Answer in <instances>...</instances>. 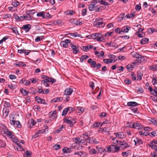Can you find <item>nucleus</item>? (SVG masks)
I'll list each match as a JSON object with an SVG mask.
<instances>
[{"mask_svg":"<svg viewBox=\"0 0 157 157\" xmlns=\"http://www.w3.org/2000/svg\"><path fill=\"white\" fill-rule=\"evenodd\" d=\"M133 122H127L126 124H127V127H129L130 128H133Z\"/></svg>","mask_w":157,"mask_h":157,"instance_id":"4c0bfd02","label":"nucleus"},{"mask_svg":"<svg viewBox=\"0 0 157 157\" xmlns=\"http://www.w3.org/2000/svg\"><path fill=\"white\" fill-rule=\"evenodd\" d=\"M90 153L91 155L98 154V152L94 148H93L90 150Z\"/></svg>","mask_w":157,"mask_h":157,"instance_id":"2f4dec72","label":"nucleus"},{"mask_svg":"<svg viewBox=\"0 0 157 157\" xmlns=\"http://www.w3.org/2000/svg\"><path fill=\"white\" fill-rule=\"evenodd\" d=\"M4 106L6 107H10L11 106V105L10 102L5 101L4 102Z\"/></svg>","mask_w":157,"mask_h":157,"instance_id":"e433bc0d","label":"nucleus"},{"mask_svg":"<svg viewBox=\"0 0 157 157\" xmlns=\"http://www.w3.org/2000/svg\"><path fill=\"white\" fill-rule=\"evenodd\" d=\"M20 90L21 93L24 95L26 96L28 94L29 92L26 90L22 88Z\"/></svg>","mask_w":157,"mask_h":157,"instance_id":"c85d7f7f","label":"nucleus"},{"mask_svg":"<svg viewBox=\"0 0 157 157\" xmlns=\"http://www.w3.org/2000/svg\"><path fill=\"white\" fill-rule=\"evenodd\" d=\"M9 112V110L6 107H5L2 110V117L5 119L8 116Z\"/></svg>","mask_w":157,"mask_h":157,"instance_id":"1a4fd4ad","label":"nucleus"},{"mask_svg":"<svg viewBox=\"0 0 157 157\" xmlns=\"http://www.w3.org/2000/svg\"><path fill=\"white\" fill-rule=\"evenodd\" d=\"M14 65L19 67L21 66L25 67L26 66L25 64H23V62H17L16 63H14Z\"/></svg>","mask_w":157,"mask_h":157,"instance_id":"aec40b11","label":"nucleus"},{"mask_svg":"<svg viewBox=\"0 0 157 157\" xmlns=\"http://www.w3.org/2000/svg\"><path fill=\"white\" fill-rule=\"evenodd\" d=\"M152 82L153 85H155L157 84V80L156 78H153L152 80Z\"/></svg>","mask_w":157,"mask_h":157,"instance_id":"bf43d9fd","label":"nucleus"},{"mask_svg":"<svg viewBox=\"0 0 157 157\" xmlns=\"http://www.w3.org/2000/svg\"><path fill=\"white\" fill-rule=\"evenodd\" d=\"M94 25L97 27H103L105 25V23L103 22L96 21L94 23Z\"/></svg>","mask_w":157,"mask_h":157,"instance_id":"0eeeda50","label":"nucleus"},{"mask_svg":"<svg viewBox=\"0 0 157 157\" xmlns=\"http://www.w3.org/2000/svg\"><path fill=\"white\" fill-rule=\"evenodd\" d=\"M89 57V56L87 55H83L80 58V61L81 62H82L84 59H86Z\"/></svg>","mask_w":157,"mask_h":157,"instance_id":"473e14b6","label":"nucleus"},{"mask_svg":"<svg viewBox=\"0 0 157 157\" xmlns=\"http://www.w3.org/2000/svg\"><path fill=\"white\" fill-rule=\"evenodd\" d=\"M43 39L42 36H38L35 39V41L37 42Z\"/></svg>","mask_w":157,"mask_h":157,"instance_id":"79ce46f5","label":"nucleus"},{"mask_svg":"<svg viewBox=\"0 0 157 157\" xmlns=\"http://www.w3.org/2000/svg\"><path fill=\"white\" fill-rule=\"evenodd\" d=\"M32 154V153L31 151H27L24 155L23 157H30L31 156Z\"/></svg>","mask_w":157,"mask_h":157,"instance_id":"a878e982","label":"nucleus"},{"mask_svg":"<svg viewBox=\"0 0 157 157\" xmlns=\"http://www.w3.org/2000/svg\"><path fill=\"white\" fill-rule=\"evenodd\" d=\"M131 54L133 57L137 59L138 61H139L140 63H141L144 60V56L140 55L136 52H132L131 53Z\"/></svg>","mask_w":157,"mask_h":157,"instance_id":"39448f33","label":"nucleus"},{"mask_svg":"<svg viewBox=\"0 0 157 157\" xmlns=\"http://www.w3.org/2000/svg\"><path fill=\"white\" fill-rule=\"evenodd\" d=\"M90 86V88L93 89L94 86V83L93 82H90L89 83Z\"/></svg>","mask_w":157,"mask_h":157,"instance_id":"052dcab7","label":"nucleus"},{"mask_svg":"<svg viewBox=\"0 0 157 157\" xmlns=\"http://www.w3.org/2000/svg\"><path fill=\"white\" fill-rule=\"evenodd\" d=\"M87 13V10L86 9H83L82 11V15L83 16H85L86 13Z\"/></svg>","mask_w":157,"mask_h":157,"instance_id":"6e6d98bb","label":"nucleus"},{"mask_svg":"<svg viewBox=\"0 0 157 157\" xmlns=\"http://www.w3.org/2000/svg\"><path fill=\"white\" fill-rule=\"evenodd\" d=\"M46 78L45 79L42 80V82H43V84H45V83H46L47 82H50V78L46 76Z\"/></svg>","mask_w":157,"mask_h":157,"instance_id":"72a5a7b5","label":"nucleus"},{"mask_svg":"<svg viewBox=\"0 0 157 157\" xmlns=\"http://www.w3.org/2000/svg\"><path fill=\"white\" fill-rule=\"evenodd\" d=\"M149 39L147 38H144L142 39L140 41V43L141 44H145L148 42Z\"/></svg>","mask_w":157,"mask_h":157,"instance_id":"393cba45","label":"nucleus"},{"mask_svg":"<svg viewBox=\"0 0 157 157\" xmlns=\"http://www.w3.org/2000/svg\"><path fill=\"white\" fill-rule=\"evenodd\" d=\"M96 148H97L98 150L99 151V152L100 153H102V152H104L105 151H106L105 149H103V148L101 147H98Z\"/></svg>","mask_w":157,"mask_h":157,"instance_id":"7c9ffc66","label":"nucleus"},{"mask_svg":"<svg viewBox=\"0 0 157 157\" xmlns=\"http://www.w3.org/2000/svg\"><path fill=\"white\" fill-rule=\"evenodd\" d=\"M9 77L11 79H14L16 78V77L15 75L12 74L9 75Z\"/></svg>","mask_w":157,"mask_h":157,"instance_id":"69168bd1","label":"nucleus"},{"mask_svg":"<svg viewBox=\"0 0 157 157\" xmlns=\"http://www.w3.org/2000/svg\"><path fill=\"white\" fill-rule=\"evenodd\" d=\"M88 63H90V65L93 66L94 67L96 65V61H93L92 59H89L88 61Z\"/></svg>","mask_w":157,"mask_h":157,"instance_id":"a211bd4d","label":"nucleus"},{"mask_svg":"<svg viewBox=\"0 0 157 157\" xmlns=\"http://www.w3.org/2000/svg\"><path fill=\"white\" fill-rule=\"evenodd\" d=\"M71 47L72 48L73 51V52L75 54H77L79 51V46L78 45H74L72 44H70Z\"/></svg>","mask_w":157,"mask_h":157,"instance_id":"9d476101","label":"nucleus"},{"mask_svg":"<svg viewBox=\"0 0 157 157\" xmlns=\"http://www.w3.org/2000/svg\"><path fill=\"white\" fill-rule=\"evenodd\" d=\"M91 140H92V144H98L99 143L98 142L97 140L95 138L92 137L91 139Z\"/></svg>","mask_w":157,"mask_h":157,"instance_id":"37998d69","label":"nucleus"},{"mask_svg":"<svg viewBox=\"0 0 157 157\" xmlns=\"http://www.w3.org/2000/svg\"><path fill=\"white\" fill-rule=\"evenodd\" d=\"M5 146V144L4 142L2 140L0 139V146L1 147H4Z\"/></svg>","mask_w":157,"mask_h":157,"instance_id":"13d9d810","label":"nucleus"},{"mask_svg":"<svg viewBox=\"0 0 157 157\" xmlns=\"http://www.w3.org/2000/svg\"><path fill=\"white\" fill-rule=\"evenodd\" d=\"M20 83H23L26 86L29 85L30 84V81L27 80L23 79L21 80Z\"/></svg>","mask_w":157,"mask_h":157,"instance_id":"f3484780","label":"nucleus"},{"mask_svg":"<svg viewBox=\"0 0 157 157\" xmlns=\"http://www.w3.org/2000/svg\"><path fill=\"white\" fill-rule=\"evenodd\" d=\"M73 91V89L71 88H70L66 89L64 91V94L66 95H70L72 94Z\"/></svg>","mask_w":157,"mask_h":157,"instance_id":"2eb2a0df","label":"nucleus"},{"mask_svg":"<svg viewBox=\"0 0 157 157\" xmlns=\"http://www.w3.org/2000/svg\"><path fill=\"white\" fill-rule=\"evenodd\" d=\"M50 15L48 13L45 12L43 13V18H48L49 17Z\"/></svg>","mask_w":157,"mask_h":157,"instance_id":"c756f323","label":"nucleus"},{"mask_svg":"<svg viewBox=\"0 0 157 157\" xmlns=\"http://www.w3.org/2000/svg\"><path fill=\"white\" fill-rule=\"evenodd\" d=\"M85 5L82 3H79L78 4V6L79 8H83L85 7Z\"/></svg>","mask_w":157,"mask_h":157,"instance_id":"774afa93","label":"nucleus"},{"mask_svg":"<svg viewBox=\"0 0 157 157\" xmlns=\"http://www.w3.org/2000/svg\"><path fill=\"white\" fill-rule=\"evenodd\" d=\"M82 49L84 51H87L89 50V48L88 46H82Z\"/></svg>","mask_w":157,"mask_h":157,"instance_id":"864d4df0","label":"nucleus"},{"mask_svg":"<svg viewBox=\"0 0 157 157\" xmlns=\"http://www.w3.org/2000/svg\"><path fill=\"white\" fill-rule=\"evenodd\" d=\"M106 149L108 152H116L120 150V148L117 145H111L109 147H107Z\"/></svg>","mask_w":157,"mask_h":157,"instance_id":"7ed1b4c3","label":"nucleus"},{"mask_svg":"<svg viewBox=\"0 0 157 157\" xmlns=\"http://www.w3.org/2000/svg\"><path fill=\"white\" fill-rule=\"evenodd\" d=\"M126 67L127 69L129 70H132V66L131 65L128 64L126 65Z\"/></svg>","mask_w":157,"mask_h":157,"instance_id":"4d7b16f0","label":"nucleus"},{"mask_svg":"<svg viewBox=\"0 0 157 157\" xmlns=\"http://www.w3.org/2000/svg\"><path fill=\"white\" fill-rule=\"evenodd\" d=\"M63 128H64L63 125H62L59 128L56 130V133H59L62 131Z\"/></svg>","mask_w":157,"mask_h":157,"instance_id":"ea45409f","label":"nucleus"},{"mask_svg":"<svg viewBox=\"0 0 157 157\" xmlns=\"http://www.w3.org/2000/svg\"><path fill=\"white\" fill-rule=\"evenodd\" d=\"M124 15L125 14L124 13L120 14L118 16V18L119 19V20H120L121 21L123 20L124 17Z\"/></svg>","mask_w":157,"mask_h":157,"instance_id":"a19ab883","label":"nucleus"},{"mask_svg":"<svg viewBox=\"0 0 157 157\" xmlns=\"http://www.w3.org/2000/svg\"><path fill=\"white\" fill-rule=\"evenodd\" d=\"M130 109L132 110L134 113H136L137 110V108H135L134 107H131L130 108Z\"/></svg>","mask_w":157,"mask_h":157,"instance_id":"3c124183","label":"nucleus"},{"mask_svg":"<svg viewBox=\"0 0 157 157\" xmlns=\"http://www.w3.org/2000/svg\"><path fill=\"white\" fill-rule=\"evenodd\" d=\"M98 2L96 0L92 1L91 4L89 5V10L90 11L95 10L97 12L99 11L100 7H98Z\"/></svg>","mask_w":157,"mask_h":157,"instance_id":"f257e3e1","label":"nucleus"},{"mask_svg":"<svg viewBox=\"0 0 157 157\" xmlns=\"http://www.w3.org/2000/svg\"><path fill=\"white\" fill-rule=\"evenodd\" d=\"M4 132L8 136H10V138H12L13 137H14V135H13V134L14 133L12 132L9 131L7 129H4Z\"/></svg>","mask_w":157,"mask_h":157,"instance_id":"ddd939ff","label":"nucleus"},{"mask_svg":"<svg viewBox=\"0 0 157 157\" xmlns=\"http://www.w3.org/2000/svg\"><path fill=\"white\" fill-rule=\"evenodd\" d=\"M143 76V74L141 72H140L139 73H138L137 74V77L138 78V79H139V80H140L142 78Z\"/></svg>","mask_w":157,"mask_h":157,"instance_id":"5fc2aeb1","label":"nucleus"},{"mask_svg":"<svg viewBox=\"0 0 157 157\" xmlns=\"http://www.w3.org/2000/svg\"><path fill=\"white\" fill-rule=\"evenodd\" d=\"M31 124H32V125L34 126L35 125V124L36 123L35 121L33 119H32L30 120Z\"/></svg>","mask_w":157,"mask_h":157,"instance_id":"338daca9","label":"nucleus"},{"mask_svg":"<svg viewBox=\"0 0 157 157\" xmlns=\"http://www.w3.org/2000/svg\"><path fill=\"white\" fill-rule=\"evenodd\" d=\"M25 18L26 20H30L32 19L33 17L29 15V13H28L25 15Z\"/></svg>","mask_w":157,"mask_h":157,"instance_id":"bb28decb","label":"nucleus"},{"mask_svg":"<svg viewBox=\"0 0 157 157\" xmlns=\"http://www.w3.org/2000/svg\"><path fill=\"white\" fill-rule=\"evenodd\" d=\"M135 16V15L133 13H131V14H128L125 16L127 18H133Z\"/></svg>","mask_w":157,"mask_h":157,"instance_id":"f704fd0d","label":"nucleus"},{"mask_svg":"<svg viewBox=\"0 0 157 157\" xmlns=\"http://www.w3.org/2000/svg\"><path fill=\"white\" fill-rule=\"evenodd\" d=\"M124 82L125 83L128 85L130 84L132 82V81L130 79H125Z\"/></svg>","mask_w":157,"mask_h":157,"instance_id":"603ef678","label":"nucleus"},{"mask_svg":"<svg viewBox=\"0 0 157 157\" xmlns=\"http://www.w3.org/2000/svg\"><path fill=\"white\" fill-rule=\"evenodd\" d=\"M71 41L69 39H66L64 41H62L60 43V45L61 46L65 48H67L68 47V44L70 43Z\"/></svg>","mask_w":157,"mask_h":157,"instance_id":"6e6552de","label":"nucleus"},{"mask_svg":"<svg viewBox=\"0 0 157 157\" xmlns=\"http://www.w3.org/2000/svg\"><path fill=\"white\" fill-rule=\"evenodd\" d=\"M86 141L88 143H91L92 144V140H91V139L90 138L88 137L87 139H86Z\"/></svg>","mask_w":157,"mask_h":157,"instance_id":"680f3d73","label":"nucleus"},{"mask_svg":"<svg viewBox=\"0 0 157 157\" xmlns=\"http://www.w3.org/2000/svg\"><path fill=\"white\" fill-rule=\"evenodd\" d=\"M60 147L61 146L60 145L56 144L53 146V148L54 149L57 150L59 149Z\"/></svg>","mask_w":157,"mask_h":157,"instance_id":"09e8293b","label":"nucleus"},{"mask_svg":"<svg viewBox=\"0 0 157 157\" xmlns=\"http://www.w3.org/2000/svg\"><path fill=\"white\" fill-rule=\"evenodd\" d=\"M12 5L15 7H16L19 5V3L17 1H14L12 2Z\"/></svg>","mask_w":157,"mask_h":157,"instance_id":"58836bf2","label":"nucleus"},{"mask_svg":"<svg viewBox=\"0 0 157 157\" xmlns=\"http://www.w3.org/2000/svg\"><path fill=\"white\" fill-rule=\"evenodd\" d=\"M17 144L18 145V147H17V149L18 151H21L24 150L23 148L20 145V144Z\"/></svg>","mask_w":157,"mask_h":157,"instance_id":"c9c22d12","label":"nucleus"},{"mask_svg":"<svg viewBox=\"0 0 157 157\" xmlns=\"http://www.w3.org/2000/svg\"><path fill=\"white\" fill-rule=\"evenodd\" d=\"M135 144H136L137 143L138 144H142V141L141 139H136V140H134Z\"/></svg>","mask_w":157,"mask_h":157,"instance_id":"c03bdc74","label":"nucleus"},{"mask_svg":"<svg viewBox=\"0 0 157 157\" xmlns=\"http://www.w3.org/2000/svg\"><path fill=\"white\" fill-rule=\"evenodd\" d=\"M104 36H103L101 33H97L92 34V38L94 40H96L98 42H102L104 40L103 38Z\"/></svg>","mask_w":157,"mask_h":157,"instance_id":"f03ea898","label":"nucleus"},{"mask_svg":"<svg viewBox=\"0 0 157 157\" xmlns=\"http://www.w3.org/2000/svg\"><path fill=\"white\" fill-rule=\"evenodd\" d=\"M115 31L117 33H120L121 32H122V29H121L120 28H117L115 29Z\"/></svg>","mask_w":157,"mask_h":157,"instance_id":"0e129e2a","label":"nucleus"},{"mask_svg":"<svg viewBox=\"0 0 157 157\" xmlns=\"http://www.w3.org/2000/svg\"><path fill=\"white\" fill-rule=\"evenodd\" d=\"M149 69L152 71H157V65L149 66Z\"/></svg>","mask_w":157,"mask_h":157,"instance_id":"cd10ccee","label":"nucleus"},{"mask_svg":"<svg viewBox=\"0 0 157 157\" xmlns=\"http://www.w3.org/2000/svg\"><path fill=\"white\" fill-rule=\"evenodd\" d=\"M139 104L134 101H130L127 103V105L128 106H132V107H134L139 105Z\"/></svg>","mask_w":157,"mask_h":157,"instance_id":"dca6fc26","label":"nucleus"},{"mask_svg":"<svg viewBox=\"0 0 157 157\" xmlns=\"http://www.w3.org/2000/svg\"><path fill=\"white\" fill-rule=\"evenodd\" d=\"M115 60H113V59H104L103 60V62L106 64H108L109 63H112V62H115Z\"/></svg>","mask_w":157,"mask_h":157,"instance_id":"6ab92c4d","label":"nucleus"},{"mask_svg":"<svg viewBox=\"0 0 157 157\" xmlns=\"http://www.w3.org/2000/svg\"><path fill=\"white\" fill-rule=\"evenodd\" d=\"M129 28H130V27L128 26H126L124 27L121 29L122 32H124L125 33H128L129 30Z\"/></svg>","mask_w":157,"mask_h":157,"instance_id":"412c9836","label":"nucleus"},{"mask_svg":"<svg viewBox=\"0 0 157 157\" xmlns=\"http://www.w3.org/2000/svg\"><path fill=\"white\" fill-rule=\"evenodd\" d=\"M70 110V107H68L67 108H66L64 109L62 112V116H64L66 115L67 113V112L69 111Z\"/></svg>","mask_w":157,"mask_h":157,"instance_id":"5701e85b","label":"nucleus"},{"mask_svg":"<svg viewBox=\"0 0 157 157\" xmlns=\"http://www.w3.org/2000/svg\"><path fill=\"white\" fill-rule=\"evenodd\" d=\"M114 134L116 135V137L118 138L123 139L125 137L124 133L123 132L115 133Z\"/></svg>","mask_w":157,"mask_h":157,"instance_id":"9b49d317","label":"nucleus"},{"mask_svg":"<svg viewBox=\"0 0 157 157\" xmlns=\"http://www.w3.org/2000/svg\"><path fill=\"white\" fill-rule=\"evenodd\" d=\"M102 124L100 122H96L94 124V126L95 127H101L102 126Z\"/></svg>","mask_w":157,"mask_h":157,"instance_id":"49530a36","label":"nucleus"},{"mask_svg":"<svg viewBox=\"0 0 157 157\" xmlns=\"http://www.w3.org/2000/svg\"><path fill=\"white\" fill-rule=\"evenodd\" d=\"M31 27L32 26L30 24H26L24 25L22 27V29L25 30L26 32H28L31 29Z\"/></svg>","mask_w":157,"mask_h":157,"instance_id":"f8f14e48","label":"nucleus"},{"mask_svg":"<svg viewBox=\"0 0 157 157\" xmlns=\"http://www.w3.org/2000/svg\"><path fill=\"white\" fill-rule=\"evenodd\" d=\"M151 121L154 124L157 126V120L155 118L151 119Z\"/></svg>","mask_w":157,"mask_h":157,"instance_id":"8fccbe9b","label":"nucleus"},{"mask_svg":"<svg viewBox=\"0 0 157 157\" xmlns=\"http://www.w3.org/2000/svg\"><path fill=\"white\" fill-rule=\"evenodd\" d=\"M64 122L68 124L71 125V126H73L74 124L75 123V120L71 117H68L64 119Z\"/></svg>","mask_w":157,"mask_h":157,"instance_id":"423d86ee","label":"nucleus"},{"mask_svg":"<svg viewBox=\"0 0 157 157\" xmlns=\"http://www.w3.org/2000/svg\"><path fill=\"white\" fill-rule=\"evenodd\" d=\"M133 128L137 129H141L143 127V126L140 123H133Z\"/></svg>","mask_w":157,"mask_h":157,"instance_id":"4468645a","label":"nucleus"},{"mask_svg":"<svg viewBox=\"0 0 157 157\" xmlns=\"http://www.w3.org/2000/svg\"><path fill=\"white\" fill-rule=\"evenodd\" d=\"M116 142L117 144L119 145L120 148H121L122 150L125 149L130 146L124 140L120 141L117 140Z\"/></svg>","mask_w":157,"mask_h":157,"instance_id":"20e7f679","label":"nucleus"},{"mask_svg":"<svg viewBox=\"0 0 157 157\" xmlns=\"http://www.w3.org/2000/svg\"><path fill=\"white\" fill-rule=\"evenodd\" d=\"M70 35L74 37H82L81 35L79 34H78L77 33H70Z\"/></svg>","mask_w":157,"mask_h":157,"instance_id":"b1692460","label":"nucleus"},{"mask_svg":"<svg viewBox=\"0 0 157 157\" xmlns=\"http://www.w3.org/2000/svg\"><path fill=\"white\" fill-rule=\"evenodd\" d=\"M148 89L149 90L151 94L157 97L156 95L155 94L154 90L153 89L151 86H149V87L148 88Z\"/></svg>","mask_w":157,"mask_h":157,"instance_id":"4be33fe9","label":"nucleus"},{"mask_svg":"<svg viewBox=\"0 0 157 157\" xmlns=\"http://www.w3.org/2000/svg\"><path fill=\"white\" fill-rule=\"evenodd\" d=\"M75 142L76 143H80L82 142V140H80V138L79 137H77L75 139Z\"/></svg>","mask_w":157,"mask_h":157,"instance_id":"de8ad7c7","label":"nucleus"},{"mask_svg":"<svg viewBox=\"0 0 157 157\" xmlns=\"http://www.w3.org/2000/svg\"><path fill=\"white\" fill-rule=\"evenodd\" d=\"M35 99L37 101V102L38 103H40L42 98L37 96H36V97H35Z\"/></svg>","mask_w":157,"mask_h":157,"instance_id":"a18cd8bd","label":"nucleus"},{"mask_svg":"<svg viewBox=\"0 0 157 157\" xmlns=\"http://www.w3.org/2000/svg\"><path fill=\"white\" fill-rule=\"evenodd\" d=\"M74 11L72 10H69L67 11V15H73Z\"/></svg>","mask_w":157,"mask_h":157,"instance_id":"e2e57ef3","label":"nucleus"}]
</instances>
